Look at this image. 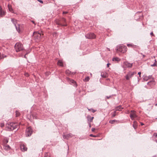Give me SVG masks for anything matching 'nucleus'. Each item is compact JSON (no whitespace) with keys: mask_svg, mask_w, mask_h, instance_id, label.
Here are the masks:
<instances>
[{"mask_svg":"<svg viewBox=\"0 0 157 157\" xmlns=\"http://www.w3.org/2000/svg\"><path fill=\"white\" fill-rule=\"evenodd\" d=\"M155 106H157V103L155 104Z\"/></svg>","mask_w":157,"mask_h":157,"instance_id":"58","label":"nucleus"},{"mask_svg":"<svg viewBox=\"0 0 157 157\" xmlns=\"http://www.w3.org/2000/svg\"><path fill=\"white\" fill-rule=\"evenodd\" d=\"M33 37L34 39L39 40L41 37V33H40L38 32H34L33 33Z\"/></svg>","mask_w":157,"mask_h":157,"instance_id":"4","label":"nucleus"},{"mask_svg":"<svg viewBox=\"0 0 157 157\" xmlns=\"http://www.w3.org/2000/svg\"><path fill=\"white\" fill-rule=\"evenodd\" d=\"M127 46L128 47H132L133 45L132 44H127Z\"/></svg>","mask_w":157,"mask_h":157,"instance_id":"36","label":"nucleus"},{"mask_svg":"<svg viewBox=\"0 0 157 157\" xmlns=\"http://www.w3.org/2000/svg\"><path fill=\"white\" fill-rule=\"evenodd\" d=\"M110 65V64L109 63H108L107 64V67H108L109 66V65Z\"/></svg>","mask_w":157,"mask_h":157,"instance_id":"48","label":"nucleus"},{"mask_svg":"<svg viewBox=\"0 0 157 157\" xmlns=\"http://www.w3.org/2000/svg\"><path fill=\"white\" fill-rule=\"evenodd\" d=\"M89 126H90V127H91V125H90V122L89 123Z\"/></svg>","mask_w":157,"mask_h":157,"instance_id":"55","label":"nucleus"},{"mask_svg":"<svg viewBox=\"0 0 157 157\" xmlns=\"http://www.w3.org/2000/svg\"><path fill=\"white\" fill-rule=\"evenodd\" d=\"M155 63H156V62H157V61H156V59H155Z\"/></svg>","mask_w":157,"mask_h":157,"instance_id":"57","label":"nucleus"},{"mask_svg":"<svg viewBox=\"0 0 157 157\" xmlns=\"http://www.w3.org/2000/svg\"><path fill=\"white\" fill-rule=\"evenodd\" d=\"M154 136H155V139H157V133H154Z\"/></svg>","mask_w":157,"mask_h":157,"instance_id":"37","label":"nucleus"},{"mask_svg":"<svg viewBox=\"0 0 157 157\" xmlns=\"http://www.w3.org/2000/svg\"><path fill=\"white\" fill-rule=\"evenodd\" d=\"M17 125L16 123H8L6 124L7 129L9 131H12L17 128Z\"/></svg>","mask_w":157,"mask_h":157,"instance_id":"1","label":"nucleus"},{"mask_svg":"<svg viewBox=\"0 0 157 157\" xmlns=\"http://www.w3.org/2000/svg\"><path fill=\"white\" fill-rule=\"evenodd\" d=\"M90 109L92 110V111L93 113H94L96 111L94 109Z\"/></svg>","mask_w":157,"mask_h":157,"instance_id":"42","label":"nucleus"},{"mask_svg":"<svg viewBox=\"0 0 157 157\" xmlns=\"http://www.w3.org/2000/svg\"><path fill=\"white\" fill-rule=\"evenodd\" d=\"M32 115L33 118L37 119V117L36 115H34L33 114H32Z\"/></svg>","mask_w":157,"mask_h":157,"instance_id":"35","label":"nucleus"},{"mask_svg":"<svg viewBox=\"0 0 157 157\" xmlns=\"http://www.w3.org/2000/svg\"><path fill=\"white\" fill-rule=\"evenodd\" d=\"M124 65L126 67L130 68L132 67L133 63H130L128 62H125L124 63Z\"/></svg>","mask_w":157,"mask_h":157,"instance_id":"9","label":"nucleus"},{"mask_svg":"<svg viewBox=\"0 0 157 157\" xmlns=\"http://www.w3.org/2000/svg\"><path fill=\"white\" fill-rule=\"evenodd\" d=\"M4 148L5 150H8L10 149V147L8 145L6 144L4 146Z\"/></svg>","mask_w":157,"mask_h":157,"instance_id":"19","label":"nucleus"},{"mask_svg":"<svg viewBox=\"0 0 157 157\" xmlns=\"http://www.w3.org/2000/svg\"><path fill=\"white\" fill-rule=\"evenodd\" d=\"M5 12L2 11L1 6H0V16L2 17L5 15Z\"/></svg>","mask_w":157,"mask_h":157,"instance_id":"14","label":"nucleus"},{"mask_svg":"<svg viewBox=\"0 0 157 157\" xmlns=\"http://www.w3.org/2000/svg\"><path fill=\"white\" fill-rule=\"evenodd\" d=\"M151 67H155V66H157V63H154L153 64H151Z\"/></svg>","mask_w":157,"mask_h":157,"instance_id":"30","label":"nucleus"},{"mask_svg":"<svg viewBox=\"0 0 157 157\" xmlns=\"http://www.w3.org/2000/svg\"><path fill=\"white\" fill-rule=\"evenodd\" d=\"M32 23L33 24H34V21H32Z\"/></svg>","mask_w":157,"mask_h":157,"instance_id":"56","label":"nucleus"},{"mask_svg":"<svg viewBox=\"0 0 157 157\" xmlns=\"http://www.w3.org/2000/svg\"><path fill=\"white\" fill-rule=\"evenodd\" d=\"M116 111L115 110L114 112L112 115V117H114L116 115Z\"/></svg>","mask_w":157,"mask_h":157,"instance_id":"27","label":"nucleus"},{"mask_svg":"<svg viewBox=\"0 0 157 157\" xmlns=\"http://www.w3.org/2000/svg\"><path fill=\"white\" fill-rule=\"evenodd\" d=\"M144 80L147 81V80L148 79V77L147 76H145L144 77Z\"/></svg>","mask_w":157,"mask_h":157,"instance_id":"34","label":"nucleus"},{"mask_svg":"<svg viewBox=\"0 0 157 157\" xmlns=\"http://www.w3.org/2000/svg\"><path fill=\"white\" fill-rule=\"evenodd\" d=\"M25 75L27 76H29L28 74H26Z\"/></svg>","mask_w":157,"mask_h":157,"instance_id":"54","label":"nucleus"},{"mask_svg":"<svg viewBox=\"0 0 157 157\" xmlns=\"http://www.w3.org/2000/svg\"><path fill=\"white\" fill-rule=\"evenodd\" d=\"M14 47L17 52H20L24 50L23 45L20 43H17L15 44Z\"/></svg>","mask_w":157,"mask_h":157,"instance_id":"3","label":"nucleus"},{"mask_svg":"<svg viewBox=\"0 0 157 157\" xmlns=\"http://www.w3.org/2000/svg\"><path fill=\"white\" fill-rule=\"evenodd\" d=\"M139 75V76L140 77V75L141 74V72H139L138 73V74Z\"/></svg>","mask_w":157,"mask_h":157,"instance_id":"46","label":"nucleus"},{"mask_svg":"<svg viewBox=\"0 0 157 157\" xmlns=\"http://www.w3.org/2000/svg\"><path fill=\"white\" fill-rule=\"evenodd\" d=\"M107 75L106 74V73H101V77L103 78H105L106 77Z\"/></svg>","mask_w":157,"mask_h":157,"instance_id":"25","label":"nucleus"},{"mask_svg":"<svg viewBox=\"0 0 157 157\" xmlns=\"http://www.w3.org/2000/svg\"><path fill=\"white\" fill-rule=\"evenodd\" d=\"M11 21L14 25L15 26L16 25V24L17 23V21L16 20L13 18L11 19Z\"/></svg>","mask_w":157,"mask_h":157,"instance_id":"21","label":"nucleus"},{"mask_svg":"<svg viewBox=\"0 0 157 157\" xmlns=\"http://www.w3.org/2000/svg\"><path fill=\"white\" fill-rule=\"evenodd\" d=\"M94 130H95V128H92V131H94Z\"/></svg>","mask_w":157,"mask_h":157,"instance_id":"50","label":"nucleus"},{"mask_svg":"<svg viewBox=\"0 0 157 157\" xmlns=\"http://www.w3.org/2000/svg\"><path fill=\"white\" fill-rule=\"evenodd\" d=\"M67 13V12H65L63 13V14H66Z\"/></svg>","mask_w":157,"mask_h":157,"instance_id":"51","label":"nucleus"},{"mask_svg":"<svg viewBox=\"0 0 157 157\" xmlns=\"http://www.w3.org/2000/svg\"><path fill=\"white\" fill-rule=\"evenodd\" d=\"M85 37L87 39H91L95 38L96 37V36L93 33H90L86 34Z\"/></svg>","mask_w":157,"mask_h":157,"instance_id":"6","label":"nucleus"},{"mask_svg":"<svg viewBox=\"0 0 157 157\" xmlns=\"http://www.w3.org/2000/svg\"><path fill=\"white\" fill-rule=\"evenodd\" d=\"M116 50L122 53H124L127 51L126 46L123 45H117L116 48Z\"/></svg>","mask_w":157,"mask_h":157,"instance_id":"2","label":"nucleus"},{"mask_svg":"<svg viewBox=\"0 0 157 157\" xmlns=\"http://www.w3.org/2000/svg\"><path fill=\"white\" fill-rule=\"evenodd\" d=\"M44 157H51L49 156H48L47 153L45 154Z\"/></svg>","mask_w":157,"mask_h":157,"instance_id":"39","label":"nucleus"},{"mask_svg":"<svg viewBox=\"0 0 157 157\" xmlns=\"http://www.w3.org/2000/svg\"><path fill=\"white\" fill-rule=\"evenodd\" d=\"M32 132V130L30 127H29L27 128L25 131V135L27 137L31 136Z\"/></svg>","mask_w":157,"mask_h":157,"instance_id":"5","label":"nucleus"},{"mask_svg":"<svg viewBox=\"0 0 157 157\" xmlns=\"http://www.w3.org/2000/svg\"><path fill=\"white\" fill-rule=\"evenodd\" d=\"M4 57H6V56H4L2 55L0 53V59L2 58H3Z\"/></svg>","mask_w":157,"mask_h":157,"instance_id":"31","label":"nucleus"},{"mask_svg":"<svg viewBox=\"0 0 157 157\" xmlns=\"http://www.w3.org/2000/svg\"><path fill=\"white\" fill-rule=\"evenodd\" d=\"M152 157H157V156H156V155H155V156H153Z\"/></svg>","mask_w":157,"mask_h":157,"instance_id":"59","label":"nucleus"},{"mask_svg":"<svg viewBox=\"0 0 157 157\" xmlns=\"http://www.w3.org/2000/svg\"><path fill=\"white\" fill-rule=\"evenodd\" d=\"M38 1H39V2H40L41 3H43V2L41 0H38Z\"/></svg>","mask_w":157,"mask_h":157,"instance_id":"41","label":"nucleus"},{"mask_svg":"<svg viewBox=\"0 0 157 157\" xmlns=\"http://www.w3.org/2000/svg\"><path fill=\"white\" fill-rule=\"evenodd\" d=\"M147 84L151 86H153L154 84V81L153 80L147 82Z\"/></svg>","mask_w":157,"mask_h":157,"instance_id":"16","label":"nucleus"},{"mask_svg":"<svg viewBox=\"0 0 157 157\" xmlns=\"http://www.w3.org/2000/svg\"><path fill=\"white\" fill-rule=\"evenodd\" d=\"M49 74H50V73H49V72H46V74H46V75H49Z\"/></svg>","mask_w":157,"mask_h":157,"instance_id":"44","label":"nucleus"},{"mask_svg":"<svg viewBox=\"0 0 157 157\" xmlns=\"http://www.w3.org/2000/svg\"><path fill=\"white\" fill-rule=\"evenodd\" d=\"M21 149L22 151H26L27 149V147L24 144H21L20 146Z\"/></svg>","mask_w":157,"mask_h":157,"instance_id":"11","label":"nucleus"},{"mask_svg":"<svg viewBox=\"0 0 157 157\" xmlns=\"http://www.w3.org/2000/svg\"><path fill=\"white\" fill-rule=\"evenodd\" d=\"M154 141L156 142V143H157V139H155V140H154Z\"/></svg>","mask_w":157,"mask_h":157,"instance_id":"53","label":"nucleus"},{"mask_svg":"<svg viewBox=\"0 0 157 157\" xmlns=\"http://www.w3.org/2000/svg\"><path fill=\"white\" fill-rule=\"evenodd\" d=\"M4 123H1L0 124V126H1V127L2 128L4 126Z\"/></svg>","mask_w":157,"mask_h":157,"instance_id":"33","label":"nucleus"},{"mask_svg":"<svg viewBox=\"0 0 157 157\" xmlns=\"http://www.w3.org/2000/svg\"><path fill=\"white\" fill-rule=\"evenodd\" d=\"M141 125H144V124L143 123H141Z\"/></svg>","mask_w":157,"mask_h":157,"instance_id":"62","label":"nucleus"},{"mask_svg":"<svg viewBox=\"0 0 157 157\" xmlns=\"http://www.w3.org/2000/svg\"><path fill=\"white\" fill-rule=\"evenodd\" d=\"M87 118L88 121H90V122H92V121H93V119L94 118V117H89L88 116Z\"/></svg>","mask_w":157,"mask_h":157,"instance_id":"22","label":"nucleus"},{"mask_svg":"<svg viewBox=\"0 0 157 157\" xmlns=\"http://www.w3.org/2000/svg\"><path fill=\"white\" fill-rule=\"evenodd\" d=\"M133 123H134V124H133V126L134 128H135L134 126V124H136V121H134V122H133Z\"/></svg>","mask_w":157,"mask_h":157,"instance_id":"43","label":"nucleus"},{"mask_svg":"<svg viewBox=\"0 0 157 157\" xmlns=\"http://www.w3.org/2000/svg\"><path fill=\"white\" fill-rule=\"evenodd\" d=\"M26 54H26L24 56V57H25V56H26Z\"/></svg>","mask_w":157,"mask_h":157,"instance_id":"61","label":"nucleus"},{"mask_svg":"<svg viewBox=\"0 0 157 157\" xmlns=\"http://www.w3.org/2000/svg\"><path fill=\"white\" fill-rule=\"evenodd\" d=\"M123 109L121 106H119L116 107L115 108V111H121V109Z\"/></svg>","mask_w":157,"mask_h":157,"instance_id":"20","label":"nucleus"},{"mask_svg":"<svg viewBox=\"0 0 157 157\" xmlns=\"http://www.w3.org/2000/svg\"><path fill=\"white\" fill-rule=\"evenodd\" d=\"M131 112L132 113H134V111L133 110H132L131 111Z\"/></svg>","mask_w":157,"mask_h":157,"instance_id":"52","label":"nucleus"},{"mask_svg":"<svg viewBox=\"0 0 157 157\" xmlns=\"http://www.w3.org/2000/svg\"><path fill=\"white\" fill-rule=\"evenodd\" d=\"M20 25L19 24H17V25H16L15 26L16 29L17 30V31L18 32H20Z\"/></svg>","mask_w":157,"mask_h":157,"instance_id":"18","label":"nucleus"},{"mask_svg":"<svg viewBox=\"0 0 157 157\" xmlns=\"http://www.w3.org/2000/svg\"><path fill=\"white\" fill-rule=\"evenodd\" d=\"M90 136H92V137H95V136H94V135H93L92 134H90Z\"/></svg>","mask_w":157,"mask_h":157,"instance_id":"49","label":"nucleus"},{"mask_svg":"<svg viewBox=\"0 0 157 157\" xmlns=\"http://www.w3.org/2000/svg\"><path fill=\"white\" fill-rule=\"evenodd\" d=\"M70 81L72 83H74L75 82V81L73 80H71Z\"/></svg>","mask_w":157,"mask_h":157,"instance_id":"40","label":"nucleus"},{"mask_svg":"<svg viewBox=\"0 0 157 157\" xmlns=\"http://www.w3.org/2000/svg\"><path fill=\"white\" fill-rule=\"evenodd\" d=\"M8 142V139L7 138H5L3 140V142L4 144H6Z\"/></svg>","mask_w":157,"mask_h":157,"instance_id":"24","label":"nucleus"},{"mask_svg":"<svg viewBox=\"0 0 157 157\" xmlns=\"http://www.w3.org/2000/svg\"><path fill=\"white\" fill-rule=\"evenodd\" d=\"M121 60L119 58L116 57H113L112 59V60L113 61H117L118 62L120 61Z\"/></svg>","mask_w":157,"mask_h":157,"instance_id":"17","label":"nucleus"},{"mask_svg":"<svg viewBox=\"0 0 157 157\" xmlns=\"http://www.w3.org/2000/svg\"><path fill=\"white\" fill-rule=\"evenodd\" d=\"M150 35L151 36H155V35L152 32H151L150 33Z\"/></svg>","mask_w":157,"mask_h":157,"instance_id":"38","label":"nucleus"},{"mask_svg":"<svg viewBox=\"0 0 157 157\" xmlns=\"http://www.w3.org/2000/svg\"><path fill=\"white\" fill-rule=\"evenodd\" d=\"M134 75V73L129 72L125 76V78L127 80H128L129 79L132 78Z\"/></svg>","mask_w":157,"mask_h":157,"instance_id":"8","label":"nucleus"},{"mask_svg":"<svg viewBox=\"0 0 157 157\" xmlns=\"http://www.w3.org/2000/svg\"><path fill=\"white\" fill-rule=\"evenodd\" d=\"M89 77H86L85 79V80L86 81H89Z\"/></svg>","mask_w":157,"mask_h":157,"instance_id":"32","label":"nucleus"},{"mask_svg":"<svg viewBox=\"0 0 157 157\" xmlns=\"http://www.w3.org/2000/svg\"><path fill=\"white\" fill-rule=\"evenodd\" d=\"M72 134L71 133L68 134L67 135H63V137L64 139H68L69 138L72 137Z\"/></svg>","mask_w":157,"mask_h":157,"instance_id":"12","label":"nucleus"},{"mask_svg":"<svg viewBox=\"0 0 157 157\" xmlns=\"http://www.w3.org/2000/svg\"><path fill=\"white\" fill-rule=\"evenodd\" d=\"M8 8L9 11L11 12H12V11H13V9L11 7H10L9 5H8Z\"/></svg>","mask_w":157,"mask_h":157,"instance_id":"29","label":"nucleus"},{"mask_svg":"<svg viewBox=\"0 0 157 157\" xmlns=\"http://www.w3.org/2000/svg\"><path fill=\"white\" fill-rule=\"evenodd\" d=\"M130 117L132 120H133L137 116L135 113H132L130 114Z\"/></svg>","mask_w":157,"mask_h":157,"instance_id":"13","label":"nucleus"},{"mask_svg":"<svg viewBox=\"0 0 157 157\" xmlns=\"http://www.w3.org/2000/svg\"><path fill=\"white\" fill-rule=\"evenodd\" d=\"M57 64L58 65L60 66L61 67H63V62L62 60H58Z\"/></svg>","mask_w":157,"mask_h":157,"instance_id":"15","label":"nucleus"},{"mask_svg":"<svg viewBox=\"0 0 157 157\" xmlns=\"http://www.w3.org/2000/svg\"><path fill=\"white\" fill-rule=\"evenodd\" d=\"M20 115V113L19 112H18V111H16V116L17 117H18V116H19Z\"/></svg>","mask_w":157,"mask_h":157,"instance_id":"26","label":"nucleus"},{"mask_svg":"<svg viewBox=\"0 0 157 157\" xmlns=\"http://www.w3.org/2000/svg\"><path fill=\"white\" fill-rule=\"evenodd\" d=\"M143 56L144 57H145V55H143Z\"/></svg>","mask_w":157,"mask_h":157,"instance_id":"60","label":"nucleus"},{"mask_svg":"<svg viewBox=\"0 0 157 157\" xmlns=\"http://www.w3.org/2000/svg\"><path fill=\"white\" fill-rule=\"evenodd\" d=\"M142 16V14L141 13V12H137L135 15V18L137 20L140 18Z\"/></svg>","mask_w":157,"mask_h":157,"instance_id":"7","label":"nucleus"},{"mask_svg":"<svg viewBox=\"0 0 157 157\" xmlns=\"http://www.w3.org/2000/svg\"><path fill=\"white\" fill-rule=\"evenodd\" d=\"M60 22L61 23H62V24H64V23H65L66 22V19L64 18H62L61 20H60ZM65 24H66V23H65Z\"/></svg>","mask_w":157,"mask_h":157,"instance_id":"23","label":"nucleus"},{"mask_svg":"<svg viewBox=\"0 0 157 157\" xmlns=\"http://www.w3.org/2000/svg\"><path fill=\"white\" fill-rule=\"evenodd\" d=\"M55 22L58 25H61L62 26H66L67 25V24H62L60 22V21L59 20H56L55 21Z\"/></svg>","mask_w":157,"mask_h":157,"instance_id":"10","label":"nucleus"},{"mask_svg":"<svg viewBox=\"0 0 157 157\" xmlns=\"http://www.w3.org/2000/svg\"><path fill=\"white\" fill-rule=\"evenodd\" d=\"M115 120H113L112 121H111H111H109V122L111 123H113L114 122H115Z\"/></svg>","mask_w":157,"mask_h":157,"instance_id":"45","label":"nucleus"},{"mask_svg":"<svg viewBox=\"0 0 157 157\" xmlns=\"http://www.w3.org/2000/svg\"><path fill=\"white\" fill-rule=\"evenodd\" d=\"M111 97V96H106V97L107 98V99H109Z\"/></svg>","mask_w":157,"mask_h":157,"instance_id":"47","label":"nucleus"},{"mask_svg":"<svg viewBox=\"0 0 157 157\" xmlns=\"http://www.w3.org/2000/svg\"><path fill=\"white\" fill-rule=\"evenodd\" d=\"M71 72L68 70H67L66 71V73L67 74H69Z\"/></svg>","mask_w":157,"mask_h":157,"instance_id":"28","label":"nucleus"}]
</instances>
